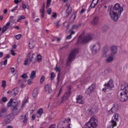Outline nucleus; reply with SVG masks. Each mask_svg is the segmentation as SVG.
Returning <instances> with one entry per match:
<instances>
[{"label":"nucleus","instance_id":"9b49d317","mask_svg":"<svg viewBox=\"0 0 128 128\" xmlns=\"http://www.w3.org/2000/svg\"><path fill=\"white\" fill-rule=\"evenodd\" d=\"M96 84H92L88 88V90H86V94H92V92L96 90Z\"/></svg>","mask_w":128,"mask_h":128},{"label":"nucleus","instance_id":"6ab92c4d","mask_svg":"<svg viewBox=\"0 0 128 128\" xmlns=\"http://www.w3.org/2000/svg\"><path fill=\"white\" fill-rule=\"evenodd\" d=\"M98 0H92L90 4L91 8H96V4H98Z\"/></svg>","mask_w":128,"mask_h":128},{"label":"nucleus","instance_id":"603ef678","mask_svg":"<svg viewBox=\"0 0 128 128\" xmlns=\"http://www.w3.org/2000/svg\"><path fill=\"white\" fill-rule=\"evenodd\" d=\"M11 54L12 56H16V52H14V50L12 49L10 50Z\"/></svg>","mask_w":128,"mask_h":128},{"label":"nucleus","instance_id":"864d4df0","mask_svg":"<svg viewBox=\"0 0 128 128\" xmlns=\"http://www.w3.org/2000/svg\"><path fill=\"white\" fill-rule=\"evenodd\" d=\"M51 13H52V10L50 8H48L47 10L48 14H50Z\"/></svg>","mask_w":128,"mask_h":128},{"label":"nucleus","instance_id":"5fc2aeb1","mask_svg":"<svg viewBox=\"0 0 128 128\" xmlns=\"http://www.w3.org/2000/svg\"><path fill=\"white\" fill-rule=\"evenodd\" d=\"M52 16V18H56V13L53 12Z\"/></svg>","mask_w":128,"mask_h":128},{"label":"nucleus","instance_id":"8fccbe9b","mask_svg":"<svg viewBox=\"0 0 128 128\" xmlns=\"http://www.w3.org/2000/svg\"><path fill=\"white\" fill-rule=\"evenodd\" d=\"M22 2V0H14V2L16 4H18V2Z\"/></svg>","mask_w":128,"mask_h":128},{"label":"nucleus","instance_id":"72a5a7b5","mask_svg":"<svg viewBox=\"0 0 128 128\" xmlns=\"http://www.w3.org/2000/svg\"><path fill=\"white\" fill-rule=\"evenodd\" d=\"M52 3V0H47L46 8H50V4Z\"/></svg>","mask_w":128,"mask_h":128},{"label":"nucleus","instance_id":"f257e3e1","mask_svg":"<svg viewBox=\"0 0 128 128\" xmlns=\"http://www.w3.org/2000/svg\"><path fill=\"white\" fill-rule=\"evenodd\" d=\"M124 12V8L120 6V4L116 3L114 4L112 9L110 11V18L114 22H118L119 16L122 14V12Z\"/></svg>","mask_w":128,"mask_h":128},{"label":"nucleus","instance_id":"dca6fc26","mask_svg":"<svg viewBox=\"0 0 128 128\" xmlns=\"http://www.w3.org/2000/svg\"><path fill=\"white\" fill-rule=\"evenodd\" d=\"M54 70L56 72H58L57 80H58V82H60V68L58 67V65L56 66L54 68Z\"/></svg>","mask_w":128,"mask_h":128},{"label":"nucleus","instance_id":"052dcab7","mask_svg":"<svg viewBox=\"0 0 128 128\" xmlns=\"http://www.w3.org/2000/svg\"><path fill=\"white\" fill-rule=\"evenodd\" d=\"M19 18L21 20H24L26 18V17L24 16H19Z\"/></svg>","mask_w":128,"mask_h":128},{"label":"nucleus","instance_id":"473e14b6","mask_svg":"<svg viewBox=\"0 0 128 128\" xmlns=\"http://www.w3.org/2000/svg\"><path fill=\"white\" fill-rule=\"evenodd\" d=\"M29 48H34V43L32 42H29Z\"/></svg>","mask_w":128,"mask_h":128},{"label":"nucleus","instance_id":"09e8293b","mask_svg":"<svg viewBox=\"0 0 128 128\" xmlns=\"http://www.w3.org/2000/svg\"><path fill=\"white\" fill-rule=\"evenodd\" d=\"M86 12V9L82 8L81 11L80 12V14H84V12Z\"/></svg>","mask_w":128,"mask_h":128},{"label":"nucleus","instance_id":"69168bd1","mask_svg":"<svg viewBox=\"0 0 128 128\" xmlns=\"http://www.w3.org/2000/svg\"><path fill=\"white\" fill-rule=\"evenodd\" d=\"M49 128H56V126L54 125H51Z\"/></svg>","mask_w":128,"mask_h":128},{"label":"nucleus","instance_id":"c756f323","mask_svg":"<svg viewBox=\"0 0 128 128\" xmlns=\"http://www.w3.org/2000/svg\"><path fill=\"white\" fill-rule=\"evenodd\" d=\"M36 60L38 62H42V56L40 54L37 55Z\"/></svg>","mask_w":128,"mask_h":128},{"label":"nucleus","instance_id":"2f4dec72","mask_svg":"<svg viewBox=\"0 0 128 128\" xmlns=\"http://www.w3.org/2000/svg\"><path fill=\"white\" fill-rule=\"evenodd\" d=\"M8 26H4V27L2 28V34L4 33V32H5L6 31V30H8Z\"/></svg>","mask_w":128,"mask_h":128},{"label":"nucleus","instance_id":"680f3d73","mask_svg":"<svg viewBox=\"0 0 128 128\" xmlns=\"http://www.w3.org/2000/svg\"><path fill=\"white\" fill-rule=\"evenodd\" d=\"M10 22L9 21L8 22H7L6 24V25H5V26H10Z\"/></svg>","mask_w":128,"mask_h":128},{"label":"nucleus","instance_id":"f8f14e48","mask_svg":"<svg viewBox=\"0 0 128 128\" xmlns=\"http://www.w3.org/2000/svg\"><path fill=\"white\" fill-rule=\"evenodd\" d=\"M76 100V102L78 104H84V96L80 95L78 96Z\"/></svg>","mask_w":128,"mask_h":128},{"label":"nucleus","instance_id":"b1692460","mask_svg":"<svg viewBox=\"0 0 128 128\" xmlns=\"http://www.w3.org/2000/svg\"><path fill=\"white\" fill-rule=\"evenodd\" d=\"M12 93V96H16L18 93V90L17 88L14 89V90H12L11 92Z\"/></svg>","mask_w":128,"mask_h":128},{"label":"nucleus","instance_id":"a878e982","mask_svg":"<svg viewBox=\"0 0 128 128\" xmlns=\"http://www.w3.org/2000/svg\"><path fill=\"white\" fill-rule=\"evenodd\" d=\"M32 96L36 98L38 96V89H34L32 94Z\"/></svg>","mask_w":128,"mask_h":128},{"label":"nucleus","instance_id":"423d86ee","mask_svg":"<svg viewBox=\"0 0 128 128\" xmlns=\"http://www.w3.org/2000/svg\"><path fill=\"white\" fill-rule=\"evenodd\" d=\"M118 114H115L112 117L111 121L109 122L108 128H114L118 125Z\"/></svg>","mask_w":128,"mask_h":128},{"label":"nucleus","instance_id":"f03ea898","mask_svg":"<svg viewBox=\"0 0 128 128\" xmlns=\"http://www.w3.org/2000/svg\"><path fill=\"white\" fill-rule=\"evenodd\" d=\"M120 90H124V92H120L119 96L120 100L121 102H126L128 99V84L123 82L120 86Z\"/></svg>","mask_w":128,"mask_h":128},{"label":"nucleus","instance_id":"9d476101","mask_svg":"<svg viewBox=\"0 0 128 128\" xmlns=\"http://www.w3.org/2000/svg\"><path fill=\"white\" fill-rule=\"evenodd\" d=\"M90 50L92 54H96L98 52V50H100V42L96 43L90 46Z\"/></svg>","mask_w":128,"mask_h":128},{"label":"nucleus","instance_id":"37998d69","mask_svg":"<svg viewBox=\"0 0 128 128\" xmlns=\"http://www.w3.org/2000/svg\"><path fill=\"white\" fill-rule=\"evenodd\" d=\"M27 82L28 84H32V79H28Z\"/></svg>","mask_w":128,"mask_h":128},{"label":"nucleus","instance_id":"774afa93","mask_svg":"<svg viewBox=\"0 0 128 128\" xmlns=\"http://www.w3.org/2000/svg\"><path fill=\"white\" fill-rule=\"evenodd\" d=\"M7 128H12V126L8 125V126H7Z\"/></svg>","mask_w":128,"mask_h":128},{"label":"nucleus","instance_id":"6e6d98bb","mask_svg":"<svg viewBox=\"0 0 128 128\" xmlns=\"http://www.w3.org/2000/svg\"><path fill=\"white\" fill-rule=\"evenodd\" d=\"M14 16H10V20L9 22H12V20H14Z\"/></svg>","mask_w":128,"mask_h":128},{"label":"nucleus","instance_id":"ddd939ff","mask_svg":"<svg viewBox=\"0 0 128 128\" xmlns=\"http://www.w3.org/2000/svg\"><path fill=\"white\" fill-rule=\"evenodd\" d=\"M110 50L111 56H115L116 54H118V47H116V46H112L110 48Z\"/></svg>","mask_w":128,"mask_h":128},{"label":"nucleus","instance_id":"de8ad7c7","mask_svg":"<svg viewBox=\"0 0 128 128\" xmlns=\"http://www.w3.org/2000/svg\"><path fill=\"white\" fill-rule=\"evenodd\" d=\"M10 70L12 74H14V72H16V70L14 68H11Z\"/></svg>","mask_w":128,"mask_h":128},{"label":"nucleus","instance_id":"7ed1b4c3","mask_svg":"<svg viewBox=\"0 0 128 128\" xmlns=\"http://www.w3.org/2000/svg\"><path fill=\"white\" fill-rule=\"evenodd\" d=\"M14 102V98H11L10 100L7 104V106L10 108L12 106V110L14 114L16 115L20 112V108H18V102Z\"/></svg>","mask_w":128,"mask_h":128},{"label":"nucleus","instance_id":"c85d7f7f","mask_svg":"<svg viewBox=\"0 0 128 128\" xmlns=\"http://www.w3.org/2000/svg\"><path fill=\"white\" fill-rule=\"evenodd\" d=\"M104 100L106 102L107 104H108L110 102V98L108 96H106L104 98Z\"/></svg>","mask_w":128,"mask_h":128},{"label":"nucleus","instance_id":"4be33fe9","mask_svg":"<svg viewBox=\"0 0 128 128\" xmlns=\"http://www.w3.org/2000/svg\"><path fill=\"white\" fill-rule=\"evenodd\" d=\"M36 70H33L31 73L30 76V78L31 80H34L36 78Z\"/></svg>","mask_w":128,"mask_h":128},{"label":"nucleus","instance_id":"c9c22d12","mask_svg":"<svg viewBox=\"0 0 128 128\" xmlns=\"http://www.w3.org/2000/svg\"><path fill=\"white\" fill-rule=\"evenodd\" d=\"M44 80H46L44 76H42L40 79V84H42L44 82Z\"/></svg>","mask_w":128,"mask_h":128},{"label":"nucleus","instance_id":"aec40b11","mask_svg":"<svg viewBox=\"0 0 128 128\" xmlns=\"http://www.w3.org/2000/svg\"><path fill=\"white\" fill-rule=\"evenodd\" d=\"M45 92H48V94H50V92H52V88L50 87V86L48 84L46 85Z\"/></svg>","mask_w":128,"mask_h":128},{"label":"nucleus","instance_id":"e2e57ef3","mask_svg":"<svg viewBox=\"0 0 128 128\" xmlns=\"http://www.w3.org/2000/svg\"><path fill=\"white\" fill-rule=\"evenodd\" d=\"M6 12H8V9L6 8L4 10V14H6Z\"/></svg>","mask_w":128,"mask_h":128},{"label":"nucleus","instance_id":"bf43d9fd","mask_svg":"<svg viewBox=\"0 0 128 128\" xmlns=\"http://www.w3.org/2000/svg\"><path fill=\"white\" fill-rule=\"evenodd\" d=\"M34 54H32V58H30L29 59V62H32V58H34Z\"/></svg>","mask_w":128,"mask_h":128},{"label":"nucleus","instance_id":"49530a36","mask_svg":"<svg viewBox=\"0 0 128 128\" xmlns=\"http://www.w3.org/2000/svg\"><path fill=\"white\" fill-rule=\"evenodd\" d=\"M6 112V108H2L1 109V112H2V114H4Z\"/></svg>","mask_w":128,"mask_h":128},{"label":"nucleus","instance_id":"c03bdc74","mask_svg":"<svg viewBox=\"0 0 128 128\" xmlns=\"http://www.w3.org/2000/svg\"><path fill=\"white\" fill-rule=\"evenodd\" d=\"M18 6H15L13 9L11 10V12H16V10L18 9Z\"/></svg>","mask_w":128,"mask_h":128},{"label":"nucleus","instance_id":"20e7f679","mask_svg":"<svg viewBox=\"0 0 128 128\" xmlns=\"http://www.w3.org/2000/svg\"><path fill=\"white\" fill-rule=\"evenodd\" d=\"M98 122L94 116H92L88 122H86L82 128H96L98 127Z\"/></svg>","mask_w":128,"mask_h":128},{"label":"nucleus","instance_id":"4c0bfd02","mask_svg":"<svg viewBox=\"0 0 128 128\" xmlns=\"http://www.w3.org/2000/svg\"><path fill=\"white\" fill-rule=\"evenodd\" d=\"M2 100L3 102H8V98L4 96L2 98Z\"/></svg>","mask_w":128,"mask_h":128},{"label":"nucleus","instance_id":"a18cd8bd","mask_svg":"<svg viewBox=\"0 0 128 128\" xmlns=\"http://www.w3.org/2000/svg\"><path fill=\"white\" fill-rule=\"evenodd\" d=\"M21 76L23 78H28V75H26V74H23Z\"/></svg>","mask_w":128,"mask_h":128},{"label":"nucleus","instance_id":"4468645a","mask_svg":"<svg viewBox=\"0 0 128 128\" xmlns=\"http://www.w3.org/2000/svg\"><path fill=\"white\" fill-rule=\"evenodd\" d=\"M28 114H26L24 116L22 115L20 117V120H23V122L24 124H27L28 122Z\"/></svg>","mask_w":128,"mask_h":128},{"label":"nucleus","instance_id":"4d7b16f0","mask_svg":"<svg viewBox=\"0 0 128 128\" xmlns=\"http://www.w3.org/2000/svg\"><path fill=\"white\" fill-rule=\"evenodd\" d=\"M4 66H6L8 64V60H5L4 62Z\"/></svg>","mask_w":128,"mask_h":128},{"label":"nucleus","instance_id":"f3484780","mask_svg":"<svg viewBox=\"0 0 128 128\" xmlns=\"http://www.w3.org/2000/svg\"><path fill=\"white\" fill-rule=\"evenodd\" d=\"M114 56H114V55H112L110 54L106 60V62H107V64H110V62H113L114 58Z\"/></svg>","mask_w":128,"mask_h":128},{"label":"nucleus","instance_id":"39448f33","mask_svg":"<svg viewBox=\"0 0 128 128\" xmlns=\"http://www.w3.org/2000/svg\"><path fill=\"white\" fill-rule=\"evenodd\" d=\"M78 52H80V50L78 48H76L71 50L67 60V66H68L70 64H72V62H73V60L76 58V55L78 54Z\"/></svg>","mask_w":128,"mask_h":128},{"label":"nucleus","instance_id":"6e6552de","mask_svg":"<svg viewBox=\"0 0 128 128\" xmlns=\"http://www.w3.org/2000/svg\"><path fill=\"white\" fill-rule=\"evenodd\" d=\"M2 124L3 126H6L8 124L10 123V122L14 120V116L12 114H8L4 116H3L2 118Z\"/></svg>","mask_w":128,"mask_h":128},{"label":"nucleus","instance_id":"7c9ffc66","mask_svg":"<svg viewBox=\"0 0 128 128\" xmlns=\"http://www.w3.org/2000/svg\"><path fill=\"white\" fill-rule=\"evenodd\" d=\"M98 22V18L96 17L94 18L93 21H92V24H96Z\"/></svg>","mask_w":128,"mask_h":128},{"label":"nucleus","instance_id":"3c124183","mask_svg":"<svg viewBox=\"0 0 128 128\" xmlns=\"http://www.w3.org/2000/svg\"><path fill=\"white\" fill-rule=\"evenodd\" d=\"M28 58L26 59L24 62V66H26V64H28Z\"/></svg>","mask_w":128,"mask_h":128},{"label":"nucleus","instance_id":"2eb2a0df","mask_svg":"<svg viewBox=\"0 0 128 128\" xmlns=\"http://www.w3.org/2000/svg\"><path fill=\"white\" fill-rule=\"evenodd\" d=\"M116 112H118V108L114 106L108 111V114H114Z\"/></svg>","mask_w":128,"mask_h":128},{"label":"nucleus","instance_id":"13d9d810","mask_svg":"<svg viewBox=\"0 0 128 128\" xmlns=\"http://www.w3.org/2000/svg\"><path fill=\"white\" fill-rule=\"evenodd\" d=\"M35 119H36V114H33L32 115V120H34Z\"/></svg>","mask_w":128,"mask_h":128},{"label":"nucleus","instance_id":"412c9836","mask_svg":"<svg viewBox=\"0 0 128 128\" xmlns=\"http://www.w3.org/2000/svg\"><path fill=\"white\" fill-rule=\"evenodd\" d=\"M42 114V108H40L38 110L36 116L38 118H40Z\"/></svg>","mask_w":128,"mask_h":128},{"label":"nucleus","instance_id":"338daca9","mask_svg":"<svg viewBox=\"0 0 128 128\" xmlns=\"http://www.w3.org/2000/svg\"><path fill=\"white\" fill-rule=\"evenodd\" d=\"M16 20L14 19V20H12V24H16Z\"/></svg>","mask_w":128,"mask_h":128},{"label":"nucleus","instance_id":"bb28decb","mask_svg":"<svg viewBox=\"0 0 128 128\" xmlns=\"http://www.w3.org/2000/svg\"><path fill=\"white\" fill-rule=\"evenodd\" d=\"M54 24H56V28H58L60 26H62L60 24V20H57L56 22H54Z\"/></svg>","mask_w":128,"mask_h":128},{"label":"nucleus","instance_id":"5701e85b","mask_svg":"<svg viewBox=\"0 0 128 128\" xmlns=\"http://www.w3.org/2000/svg\"><path fill=\"white\" fill-rule=\"evenodd\" d=\"M96 112V108H89V114H94V112Z\"/></svg>","mask_w":128,"mask_h":128},{"label":"nucleus","instance_id":"cd10ccee","mask_svg":"<svg viewBox=\"0 0 128 128\" xmlns=\"http://www.w3.org/2000/svg\"><path fill=\"white\" fill-rule=\"evenodd\" d=\"M74 34H76L74 31H72L70 34L66 37V40H70V38H72V36H73Z\"/></svg>","mask_w":128,"mask_h":128},{"label":"nucleus","instance_id":"0e129e2a","mask_svg":"<svg viewBox=\"0 0 128 128\" xmlns=\"http://www.w3.org/2000/svg\"><path fill=\"white\" fill-rule=\"evenodd\" d=\"M17 22H22V19L19 17L17 20Z\"/></svg>","mask_w":128,"mask_h":128},{"label":"nucleus","instance_id":"58836bf2","mask_svg":"<svg viewBox=\"0 0 128 128\" xmlns=\"http://www.w3.org/2000/svg\"><path fill=\"white\" fill-rule=\"evenodd\" d=\"M6 80H3L2 82V88H6Z\"/></svg>","mask_w":128,"mask_h":128},{"label":"nucleus","instance_id":"393cba45","mask_svg":"<svg viewBox=\"0 0 128 128\" xmlns=\"http://www.w3.org/2000/svg\"><path fill=\"white\" fill-rule=\"evenodd\" d=\"M40 12L41 14V17L44 18V7H42V9H40Z\"/></svg>","mask_w":128,"mask_h":128},{"label":"nucleus","instance_id":"0eeeda50","mask_svg":"<svg viewBox=\"0 0 128 128\" xmlns=\"http://www.w3.org/2000/svg\"><path fill=\"white\" fill-rule=\"evenodd\" d=\"M92 40V34H88L84 38H82V36H80L78 38V40L77 42V44L80 43L84 44Z\"/></svg>","mask_w":128,"mask_h":128},{"label":"nucleus","instance_id":"e433bc0d","mask_svg":"<svg viewBox=\"0 0 128 128\" xmlns=\"http://www.w3.org/2000/svg\"><path fill=\"white\" fill-rule=\"evenodd\" d=\"M26 102H28V100L26 99V101L23 102L22 106H21V108H20V107H18L19 108H20V110H22V108H24V106H26Z\"/></svg>","mask_w":128,"mask_h":128},{"label":"nucleus","instance_id":"a19ab883","mask_svg":"<svg viewBox=\"0 0 128 128\" xmlns=\"http://www.w3.org/2000/svg\"><path fill=\"white\" fill-rule=\"evenodd\" d=\"M22 34H18V35H16L15 36V38L16 40H20V38H22Z\"/></svg>","mask_w":128,"mask_h":128},{"label":"nucleus","instance_id":"ea45409f","mask_svg":"<svg viewBox=\"0 0 128 128\" xmlns=\"http://www.w3.org/2000/svg\"><path fill=\"white\" fill-rule=\"evenodd\" d=\"M50 78L51 80H53L54 78V72L51 73Z\"/></svg>","mask_w":128,"mask_h":128},{"label":"nucleus","instance_id":"f704fd0d","mask_svg":"<svg viewBox=\"0 0 128 128\" xmlns=\"http://www.w3.org/2000/svg\"><path fill=\"white\" fill-rule=\"evenodd\" d=\"M22 8L24 10H26H26H30V8L28 7V6L26 5L25 4H22Z\"/></svg>","mask_w":128,"mask_h":128},{"label":"nucleus","instance_id":"a211bd4d","mask_svg":"<svg viewBox=\"0 0 128 128\" xmlns=\"http://www.w3.org/2000/svg\"><path fill=\"white\" fill-rule=\"evenodd\" d=\"M70 98V92H66L62 97L61 102H64L65 100H68Z\"/></svg>","mask_w":128,"mask_h":128},{"label":"nucleus","instance_id":"1a4fd4ad","mask_svg":"<svg viewBox=\"0 0 128 128\" xmlns=\"http://www.w3.org/2000/svg\"><path fill=\"white\" fill-rule=\"evenodd\" d=\"M104 88H102L103 92H106V90H112V88L114 87V80L110 79L108 83H106L104 84Z\"/></svg>","mask_w":128,"mask_h":128},{"label":"nucleus","instance_id":"79ce46f5","mask_svg":"<svg viewBox=\"0 0 128 128\" xmlns=\"http://www.w3.org/2000/svg\"><path fill=\"white\" fill-rule=\"evenodd\" d=\"M105 50L104 51V54L103 55V56H106V54L108 53V49L106 48Z\"/></svg>","mask_w":128,"mask_h":128}]
</instances>
